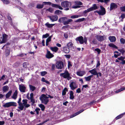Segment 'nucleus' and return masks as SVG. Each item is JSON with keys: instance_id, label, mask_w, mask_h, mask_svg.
I'll return each instance as SVG.
<instances>
[{"instance_id": "dca6fc26", "label": "nucleus", "mask_w": 125, "mask_h": 125, "mask_svg": "<svg viewBox=\"0 0 125 125\" xmlns=\"http://www.w3.org/2000/svg\"><path fill=\"white\" fill-rule=\"evenodd\" d=\"M52 5L53 7L58 8L61 10H62L63 9V8L59 5L56 4H52Z\"/></svg>"}, {"instance_id": "a211bd4d", "label": "nucleus", "mask_w": 125, "mask_h": 125, "mask_svg": "<svg viewBox=\"0 0 125 125\" xmlns=\"http://www.w3.org/2000/svg\"><path fill=\"white\" fill-rule=\"evenodd\" d=\"M89 72L94 75H96L97 74V73L96 71V69L95 68L89 71Z\"/></svg>"}, {"instance_id": "f03ea898", "label": "nucleus", "mask_w": 125, "mask_h": 125, "mask_svg": "<svg viewBox=\"0 0 125 125\" xmlns=\"http://www.w3.org/2000/svg\"><path fill=\"white\" fill-rule=\"evenodd\" d=\"M23 103H21V105L18 108L21 110H22L23 109L24 107L25 109V108H27L30 106V105L29 104H27L28 100L26 99H24L22 101Z\"/></svg>"}, {"instance_id": "c03bdc74", "label": "nucleus", "mask_w": 125, "mask_h": 125, "mask_svg": "<svg viewBox=\"0 0 125 125\" xmlns=\"http://www.w3.org/2000/svg\"><path fill=\"white\" fill-rule=\"evenodd\" d=\"M81 16L80 15H73L71 16V18L72 19L76 18H77L80 17Z\"/></svg>"}, {"instance_id": "ddd939ff", "label": "nucleus", "mask_w": 125, "mask_h": 125, "mask_svg": "<svg viewBox=\"0 0 125 125\" xmlns=\"http://www.w3.org/2000/svg\"><path fill=\"white\" fill-rule=\"evenodd\" d=\"M76 40L77 42L79 41L81 44H83L84 42L83 38L82 36L77 37L76 39Z\"/></svg>"}, {"instance_id": "ea45409f", "label": "nucleus", "mask_w": 125, "mask_h": 125, "mask_svg": "<svg viewBox=\"0 0 125 125\" xmlns=\"http://www.w3.org/2000/svg\"><path fill=\"white\" fill-rule=\"evenodd\" d=\"M85 19L84 18H82L79 19H78L76 21V22H80L82 21H84Z\"/></svg>"}, {"instance_id": "de8ad7c7", "label": "nucleus", "mask_w": 125, "mask_h": 125, "mask_svg": "<svg viewBox=\"0 0 125 125\" xmlns=\"http://www.w3.org/2000/svg\"><path fill=\"white\" fill-rule=\"evenodd\" d=\"M20 64V63L19 62H16L14 63L13 65V66L14 67H16L18 66Z\"/></svg>"}, {"instance_id": "2f4dec72", "label": "nucleus", "mask_w": 125, "mask_h": 125, "mask_svg": "<svg viewBox=\"0 0 125 125\" xmlns=\"http://www.w3.org/2000/svg\"><path fill=\"white\" fill-rule=\"evenodd\" d=\"M44 6L43 4H38L36 6V8L37 9H40L42 8Z\"/></svg>"}, {"instance_id": "7ed1b4c3", "label": "nucleus", "mask_w": 125, "mask_h": 125, "mask_svg": "<svg viewBox=\"0 0 125 125\" xmlns=\"http://www.w3.org/2000/svg\"><path fill=\"white\" fill-rule=\"evenodd\" d=\"M48 98L49 97L47 96L46 95L42 94L40 97V99L42 103L46 104L49 101Z\"/></svg>"}, {"instance_id": "58836bf2", "label": "nucleus", "mask_w": 125, "mask_h": 125, "mask_svg": "<svg viewBox=\"0 0 125 125\" xmlns=\"http://www.w3.org/2000/svg\"><path fill=\"white\" fill-rule=\"evenodd\" d=\"M75 4L78 5H81L83 4V3L81 2L78 1H76L75 2Z\"/></svg>"}, {"instance_id": "aec40b11", "label": "nucleus", "mask_w": 125, "mask_h": 125, "mask_svg": "<svg viewBox=\"0 0 125 125\" xmlns=\"http://www.w3.org/2000/svg\"><path fill=\"white\" fill-rule=\"evenodd\" d=\"M109 39L111 42H114L116 41V38L114 36H110L109 37Z\"/></svg>"}, {"instance_id": "13d9d810", "label": "nucleus", "mask_w": 125, "mask_h": 125, "mask_svg": "<svg viewBox=\"0 0 125 125\" xmlns=\"http://www.w3.org/2000/svg\"><path fill=\"white\" fill-rule=\"evenodd\" d=\"M95 51L97 52H98V54H99L101 51V50L99 48H96L95 49Z\"/></svg>"}, {"instance_id": "20e7f679", "label": "nucleus", "mask_w": 125, "mask_h": 125, "mask_svg": "<svg viewBox=\"0 0 125 125\" xmlns=\"http://www.w3.org/2000/svg\"><path fill=\"white\" fill-rule=\"evenodd\" d=\"M60 76L64 78H67V80H68L72 78V77L70 76V74L68 72L67 70L65 71L63 73H60Z\"/></svg>"}, {"instance_id": "3c124183", "label": "nucleus", "mask_w": 125, "mask_h": 125, "mask_svg": "<svg viewBox=\"0 0 125 125\" xmlns=\"http://www.w3.org/2000/svg\"><path fill=\"white\" fill-rule=\"evenodd\" d=\"M49 36V35L48 33H46V34L43 35H42V38H47V37Z\"/></svg>"}, {"instance_id": "37998d69", "label": "nucleus", "mask_w": 125, "mask_h": 125, "mask_svg": "<svg viewBox=\"0 0 125 125\" xmlns=\"http://www.w3.org/2000/svg\"><path fill=\"white\" fill-rule=\"evenodd\" d=\"M3 2L4 4H7L10 3V1L8 0H3Z\"/></svg>"}, {"instance_id": "39448f33", "label": "nucleus", "mask_w": 125, "mask_h": 125, "mask_svg": "<svg viewBox=\"0 0 125 125\" xmlns=\"http://www.w3.org/2000/svg\"><path fill=\"white\" fill-rule=\"evenodd\" d=\"M11 106L16 107L17 104L14 102H10L5 104L3 105V107L5 108H8Z\"/></svg>"}, {"instance_id": "f704fd0d", "label": "nucleus", "mask_w": 125, "mask_h": 125, "mask_svg": "<svg viewBox=\"0 0 125 125\" xmlns=\"http://www.w3.org/2000/svg\"><path fill=\"white\" fill-rule=\"evenodd\" d=\"M125 114V113L120 115L116 117V119L117 120L122 118Z\"/></svg>"}, {"instance_id": "c9c22d12", "label": "nucleus", "mask_w": 125, "mask_h": 125, "mask_svg": "<svg viewBox=\"0 0 125 125\" xmlns=\"http://www.w3.org/2000/svg\"><path fill=\"white\" fill-rule=\"evenodd\" d=\"M12 93V91L10 90L9 91L8 93L6 94V98H9L10 95Z\"/></svg>"}, {"instance_id": "0eeeda50", "label": "nucleus", "mask_w": 125, "mask_h": 125, "mask_svg": "<svg viewBox=\"0 0 125 125\" xmlns=\"http://www.w3.org/2000/svg\"><path fill=\"white\" fill-rule=\"evenodd\" d=\"M61 5L62 7L64 8L70 7L71 5V3L67 1H65L62 2Z\"/></svg>"}, {"instance_id": "864d4df0", "label": "nucleus", "mask_w": 125, "mask_h": 125, "mask_svg": "<svg viewBox=\"0 0 125 125\" xmlns=\"http://www.w3.org/2000/svg\"><path fill=\"white\" fill-rule=\"evenodd\" d=\"M47 73V72L46 71L42 72L41 73V75L42 76H44Z\"/></svg>"}, {"instance_id": "e433bc0d", "label": "nucleus", "mask_w": 125, "mask_h": 125, "mask_svg": "<svg viewBox=\"0 0 125 125\" xmlns=\"http://www.w3.org/2000/svg\"><path fill=\"white\" fill-rule=\"evenodd\" d=\"M109 46L110 47H112L116 49H117V47L113 43H111L109 44Z\"/></svg>"}, {"instance_id": "2eb2a0df", "label": "nucleus", "mask_w": 125, "mask_h": 125, "mask_svg": "<svg viewBox=\"0 0 125 125\" xmlns=\"http://www.w3.org/2000/svg\"><path fill=\"white\" fill-rule=\"evenodd\" d=\"M117 7V5L115 3H112L110 4V10H111L114 9L116 8Z\"/></svg>"}, {"instance_id": "412c9836", "label": "nucleus", "mask_w": 125, "mask_h": 125, "mask_svg": "<svg viewBox=\"0 0 125 125\" xmlns=\"http://www.w3.org/2000/svg\"><path fill=\"white\" fill-rule=\"evenodd\" d=\"M85 73V72L84 71H80L77 72V74L80 76H82Z\"/></svg>"}, {"instance_id": "a878e982", "label": "nucleus", "mask_w": 125, "mask_h": 125, "mask_svg": "<svg viewBox=\"0 0 125 125\" xmlns=\"http://www.w3.org/2000/svg\"><path fill=\"white\" fill-rule=\"evenodd\" d=\"M17 91L16 90H15L12 96V98L14 99H16L17 97Z\"/></svg>"}, {"instance_id": "09e8293b", "label": "nucleus", "mask_w": 125, "mask_h": 125, "mask_svg": "<svg viewBox=\"0 0 125 125\" xmlns=\"http://www.w3.org/2000/svg\"><path fill=\"white\" fill-rule=\"evenodd\" d=\"M120 9L122 11H125V6L123 7H120Z\"/></svg>"}, {"instance_id": "8fccbe9b", "label": "nucleus", "mask_w": 125, "mask_h": 125, "mask_svg": "<svg viewBox=\"0 0 125 125\" xmlns=\"http://www.w3.org/2000/svg\"><path fill=\"white\" fill-rule=\"evenodd\" d=\"M43 3L45 5H51L52 4V3L51 2H44Z\"/></svg>"}, {"instance_id": "423d86ee", "label": "nucleus", "mask_w": 125, "mask_h": 125, "mask_svg": "<svg viewBox=\"0 0 125 125\" xmlns=\"http://www.w3.org/2000/svg\"><path fill=\"white\" fill-rule=\"evenodd\" d=\"M70 87L71 89L74 90L78 87V85L76 81H72L70 84Z\"/></svg>"}, {"instance_id": "473e14b6", "label": "nucleus", "mask_w": 125, "mask_h": 125, "mask_svg": "<svg viewBox=\"0 0 125 125\" xmlns=\"http://www.w3.org/2000/svg\"><path fill=\"white\" fill-rule=\"evenodd\" d=\"M9 89V87L7 86H5L3 87V90L4 92H5L8 91Z\"/></svg>"}, {"instance_id": "bf43d9fd", "label": "nucleus", "mask_w": 125, "mask_h": 125, "mask_svg": "<svg viewBox=\"0 0 125 125\" xmlns=\"http://www.w3.org/2000/svg\"><path fill=\"white\" fill-rule=\"evenodd\" d=\"M125 59V57H124L122 56L121 57H120L118 58V59L120 61H122V60H124Z\"/></svg>"}, {"instance_id": "b1692460", "label": "nucleus", "mask_w": 125, "mask_h": 125, "mask_svg": "<svg viewBox=\"0 0 125 125\" xmlns=\"http://www.w3.org/2000/svg\"><path fill=\"white\" fill-rule=\"evenodd\" d=\"M50 49L52 51L55 52H56L58 50V48L56 46L51 47Z\"/></svg>"}, {"instance_id": "9b49d317", "label": "nucleus", "mask_w": 125, "mask_h": 125, "mask_svg": "<svg viewBox=\"0 0 125 125\" xmlns=\"http://www.w3.org/2000/svg\"><path fill=\"white\" fill-rule=\"evenodd\" d=\"M48 17L52 22L57 21L58 19L57 16L56 15L49 16Z\"/></svg>"}, {"instance_id": "680f3d73", "label": "nucleus", "mask_w": 125, "mask_h": 125, "mask_svg": "<svg viewBox=\"0 0 125 125\" xmlns=\"http://www.w3.org/2000/svg\"><path fill=\"white\" fill-rule=\"evenodd\" d=\"M27 63L26 62H24L23 63V66L24 68H26L27 67Z\"/></svg>"}, {"instance_id": "6e6552de", "label": "nucleus", "mask_w": 125, "mask_h": 125, "mask_svg": "<svg viewBox=\"0 0 125 125\" xmlns=\"http://www.w3.org/2000/svg\"><path fill=\"white\" fill-rule=\"evenodd\" d=\"M56 66L57 68L59 69L63 68L64 66L63 62L61 61H57L56 63Z\"/></svg>"}, {"instance_id": "1a4fd4ad", "label": "nucleus", "mask_w": 125, "mask_h": 125, "mask_svg": "<svg viewBox=\"0 0 125 125\" xmlns=\"http://www.w3.org/2000/svg\"><path fill=\"white\" fill-rule=\"evenodd\" d=\"M19 89L20 92L22 93H25L26 91V87L25 85L21 84L19 85Z\"/></svg>"}, {"instance_id": "49530a36", "label": "nucleus", "mask_w": 125, "mask_h": 125, "mask_svg": "<svg viewBox=\"0 0 125 125\" xmlns=\"http://www.w3.org/2000/svg\"><path fill=\"white\" fill-rule=\"evenodd\" d=\"M90 11H91V10L90 8H89L87 9V10L84 11L83 12V13L85 14Z\"/></svg>"}, {"instance_id": "6e6d98bb", "label": "nucleus", "mask_w": 125, "mask_h": 125, "mask_svg": "<svg viewBox=\"0 0 125 125\" xmlns=\"http://www.w3.org/2000/svg\"><path fill=\"white\" fill-rule=\"evenodd\" d=\"M118 50L120 52H121L122 54H123L125 52V51L123 49H119Z\"/></svg>"}, {"instance_id": "9d476101", "label": "nucleus", "mask_w": 125, "mask_h": 125, "mask_svg": "<svg viewBox=\"0 0 125 125\" xmlns=\"http://www.w3.org/2000/svg\"><path fill=\"white\" fill-rule=\"evenodd\" d=\"M100 8L101 10L98 12V14L100 15H103L105 13L106 11L104 8L102 6H100Z\"/></svg>"}, {"instance_id": "79ce46f5", "label": "nucleus", "mask_w": 125, "mask_h": 125, "mask_svg": "<svg viewBox=\"0 0 125 125\" xmlns=\"http://www.w3.org/2000/svg\"><path fill=\"white\" fill-rule=\"evenodd\" d=\"M125 89V87L122 88H121V89H119V90H118L115 91V92L116 93H119L121 91Z\"/></svg>"}, {"instance_id": "4d7b16f0", "label": "nucleus", "mask_w": 125, "mask_h": 125, "mask_svg": "<svg viewBox=\"0 0 125 125\" xmlns=\"http://www.w3.org/2000/svg\"><path fill=\"white\" fill-rule=\"evenodd\" d=\"M72 66V65L71 64V63L69 61L68 62V68L69 69Z\"/></svg>"}, {"instance_id": "69168bd1", "label": "nucleus", "mask_w": 125, "mask_h": 125, "mask_svg": "<svg viewBox=\"0 0 125 125\" xmlns=\"http://www.w3.org/2000/svg\"><path fill=\"white\" fill-rule=\"evenodd\" d=\"M88 85L87 84H86L85 85H83L82 90H83L84 88H86L88 87Z\"/></svg>"}, {"instance_id": "a19ab883", "label": "nucleus", "mask_w": 125, "mask_h": 125, "mask_svg": "<svg viewBox=\"0 0 125 125\" xmlns=\"http://www.w3.org/2000/svg\"><path fill=\"white\" fill-rule=\"evenodd\" d=\"M120 42L122 44H124L125 43V40L123 38H121L120 40Z\"/></svg>"}, {"instance_id": "c756f323", "label": "nucleus", "mask_w": 125, "mask_h": 125, "mask_svg": "<svg viewBox=\"0 0 125 125\" xmlns=\"http://www.w3.org/2000/svg\"><path fill=\"white\" fill-rule=\"evenodd\" d=\"M68 91L67 89L66 88H65L63 90L62 93V95H65L66 93V92Z\"/></svg>"}, {"instance_id": "603ef678", "label": "nucleus", "mask_w": 125, "mask_h": 125, "mask_svg": "<svg viewBox=\"0 0 125 125\" xmlns=\"http://www.w3.org/2000/svg\"><path fill=\"white\" fill-rule=\"evenodd\" d=\"M47 10L48 11L50 12L51 13H52L53 11V9L52 8H50L48 9H47Z\"/></svg>"}, {"instance_id": "4c0bfd02", "label": "nucleus", "mask_w": 125, "mask_h": 125, "mask_svg": "<svg viewBox=\"0 0 125 125\" xmlns=\"http://www.w3.org/2000/svg\"><path fill=\"white\" fill-rule=\"evenodd\" d=\"M39 107L41 108V110L42 111H43L45 109V106L42 104H40Z\"/></svg>"}, {"instance_id": "774afa93", "label": "nucleus", "mask_w": 125, "mask_h": 125, "mask_svg": "<svg viewBox=\"0 0 125 125\" xmlns=\"http://www.w3.org/2000/svg\"><path fill=\"white\" fill-rule=\"evenodd\" d=\"M81 92V89L80 88H78L76 90V92L78 93H79Z\"/></svg>"}, {"instance_id": "c85d7f7f", "label": "nucleus", "mask_w": 125, "mask_h": 125, "mask_svg": "<svg viewBox=\"0 0 125 125\" xmlns=\"http://www.w3.org/2000/svg\"><path fill=\"white\" fill-rule=\"evenodd\" d=\"M93 76V75H90L87 77H85L84 79L86 81H89L91 79V78Z\"/></svg>"}, {"instance_id": "f257e3e1", "label": "nucleus", "mask_w": 125, "mask_h": 125, "mask_svg": "<svg viewBox=\"0 0 125 125\" xmlns=\"http://www.w3.org/2000/svg\"><path fill=\"white\" fill-rule=\"evenodd\" d=\"M58 22L60 23L63 22L64 25H67L73 21L72 19H68L66 17H62L60 18L58 20Z\"/></svg>"}, {"instance_id": "f3484780", "label": "nucleus", "mask_w": 125, "mask_h": 125, "mask_svg": "<svg viewBox=\"0 0 125 125\" xmlns=\"http://www.w3.org/2000/svg\"><path fill=\"white\" fill-rule=\"evenodd\" d=\"M84 111V110L82 109L80 110V111L78 112H77L76 113H75L73 114V115H72L70 116V118H72L73 117L78 115L81 112H82Z\"/></svg>"}, {"instance_id": "4be33fe9", "label": "nucleus", "mask_w": 125, "mask_h": 125, "mask_svg": "<svg viewBox=\"0 0 125 125\" xmlns=\"http://www.w3.org/2000/svg\"><path fill=\"white\" fill-rule=\"evenodd\" d=\"M63 51L65 53H67L69 52L70 50L69 48L65 47L63 48Z\"/></svg>"}, {"instance_id": "e2e57ef3", "label": "nucleus", "mask_w": 125, "mask_h": 125, "mask_svg": "<svg viewBox=\"0 0 125 125\" xmlns=\"http://www.w3.org/2000/svg\"><path fill=\"white\" fill-rule=\"evenodd\" d=\"M92 42L93 44H95L97 43V41L95 39H94L92 41Z\"/></svg>"}, {"instance_id": "a18cd8bd", "label": "nucleus", "mask_w": 125, "mask_h": 125, "mask_svg": "<svg viewBox=\"0 0 125 125\" xmlns=\"http://www.w3.org/2000/svg\"><path fill=\"white\" fill-rule=\"evenodd\" d=\"M10 51L8 49H7L5 51V55L6 56H8L10 54Z\"/></svg>"}, {"instance_id": "cd10ccee", "label": "nucleus", "mask_w": 125, "mask_h": 125, "mask_svg": "<svg viewBox=\"0 0 125 125\" xmlns=\"http://www.w3.org/2000/svg\"><path fill=\"white\" fill-rule=\"evenodd\" d=\"M67 46L69 48L72 47L73 46V44L71 42H70L67 44Z\"/></svg>"}, {"instance_id": "72a5a7b5", "label": "nucleus", "mask_w": 125, "mask_h": 125, "mask_svg": "<svg viewBox=\"0 0 125 125\" xmlns=\"http://www.w3.org/2000/svg\"><path fill=\"white\" fill-rule=\"evenodd\" d=\"M62 11L57 10L55 11L54 12V14L58 15H60L61 14H62Z\"/></svg>"}, {"instance_id": "7c9ffc66", "label": "nucleus", "mask_w": 125, "mask_h": 125, "mask_svg": "<svg viewBox=\"0 0 125 125\" xmlns=\"http://www.w3.org/2000/svg\"><path fill=\"white\" fill-rule=\"evenodd\" d=\"M29 87L30 90L32 91H34L36 89V87H35L31 85H29Z\"/></svg>"}, {"instance_id": "0e129e2a", "label": "nucleus", "mask_w": 125, "mask_h": 125, "mask_svg": "<svg viewBox=\"0 0 125 125\" xmlns=\"http://www.w3.org/2000/svg\"><path fill=\"white\" fill-rule=\"evenodd\" d=\"M80 7V6H74L72 7V8H74V9H76L78 8H79Z\"/></svg>"}, {"instance_id": "bb28decb", "label": "nucleus", "mask_w": 125, "mask_h": 125, "mask_svg": "<svg viewBox=\"0 0 125 125\" xmlns=\"http://www.w3.org/2000/svg\"><path fill=\"white\" fill-rule=\"evenodd\" d=\"M52 36H49L46 40V45L48 46V43L51 41V38Z\"/></svg>"}, {"instance_id": "338daca9", "label": "nucleus", "mask_w": 125, "mask_h": 125, "mask_svg": "<svg viewBox=\"0 0 125 125\" xmlns=\"http://www.w3.org/2000/svg\"><path fill=\"white\" fill-rule=\"evenodd\" d=\"M121 17L122 19H124L125 18V14H122L121 16Z\"/></svg>"}, {"instance_id": "5701e85b", "label": "nucleus", "mask_w": 125, "mask_h": 125, "mask_svg": "<svg viewBox=\"0 0 125 125\" xmlns=\"http://www.w3.org/2000/svg\"><path fill=\"white\" fill-rule=\"evenodd\" d=\"M98 7L96 6V4H94L93 5L92 7L90 8L91 11L95 10L98 9Z\"/></svg>"}, {"instance_id": "6ab92c4d", "label": "nucleus", "mask_w": 125, "mask_h": 125, "mask_svg": "<svg viewBox=\"0 0 125 125\" xmlns=\"http://www.w3.org/2000/svg\"><path fill=\"white\" fill-rule=\"evenodd\" d=\"M69 95L70 97L69 98L70 99L73 100L74 99V96L73 95V93L72 91H69Z\"/></svg>"}, {"instance_id": "5fc2aeb1", "label": "nucleus", "mask_w": 125, "mask_h": 125, "mask_svg": "<svg viewBox=\"0 0 125 125\" xmlns=\"http://www.w3.org/2000/svg\"><path fill=\"white\" fill-rule=\"evenodd\" d=\"M49 120V119H47L46 120H45V121H44L43 122L41 123H40L39 124H38L37 125H42L44 123H45L46 122H47L48 120Z\"/></svg>"}, {"instance_id": "4468645a", "label": "nucleus", "mask_w": 125, "mask_h": 125, "mask_svg": "<svg viewBox=\"0 0 125 125\" xmlns=\"http://www.w3.org/2000/svg\"><path fill=\"white\" fill-rule=\"evenodd\" d=\"M97 39L99 41H102L104 40L105 37L104 36L97 35L96 36Z\"/></svg>"}, {"instance_id": "052dcab7", "label": "nucleus", "mask_w": 125, "mask_h": 125, "mask_svg": "<svg viewBox=\"0 0 125 125\" xmlns=\"http://www.w3.org/2000/svg\"><path fill=\"white\" fill-rule=\"evenodd\" d=\"M31 102L32 103V105L34 104L35 103V100L33 98H30Z\"/></svg>"}, {"instance_id": "393cba45", "label": "nucleus", "mask_w": 125, "mask_h": 125, "mask_svg": "<svg viewBox=\"0 0 125 125\" xmlns=\"http://www.w3.org/2000/svg\"><path fill=\"white\" fill-rule=\"evenodd\" d=\"M55 25V24H50L48 22L46 23L45 24V25L49 28L52 27Z\"/></svg>"}, {"instance_id": "f8f14e48", "label": "nucleus", "mask_w": 125, "mask_h": 125, "mask_svg": "<svg viewBox=\"0 0 125 125\" xmlns=\"http://www.w3.org/2000/svg\"><path fill=\"white\" fill-rule=\"evenodd\" d=\"M54 55L51 53L50 51L48 50H47V52L46 54V57L48 59H50L54 56Z\"/></svg>"}]
</instances>
